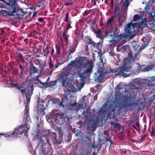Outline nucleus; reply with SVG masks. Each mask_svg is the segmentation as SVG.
Masks as SVG:
<instances>
[{"instance_id": "f257e3e1", "label": "nucleus", "mask_w": 155, "mask_h": 155, "mask_svg": "<svg viewBox=\"0 0 155 155\" xmlns=\"http://www.w3.org/2000/svg\"><path fill=\"white\" fill-rule=\"evenodd\" d=\"M33 85L32 84L28 87L27 90H25V88L22 86L18 87L17 88L19 89L23 95H25V97L24 98L25 103L27 104L25 105L24 112V118H26V123L21 125L18 128H16L14 132L12 133L9 132L5 134H0V136H4L5 137H14L18 136L19 135H24L28 132L30 128L29 123L31 122L30 117L29 115V106L28 104L30 102L31 96L33 91Z\"/></svg>"}, {"instance_id": "f03ea898", "label": "nucleus", "mask_w": 155, "mask_h": 155, "mask_svg": "<svg viewBox=\"0 0 155 155\" xmlns=\"http://www.w3.org/2000/svg\"><path fill=\"white\" fill-rule=\"evenodd\" d=\"M145 18L140 17L138 15L134 16V19L127 24L124 28L125 33L120 35H114V38L124 39L132 38L136 34L142 30L143 27H147Z\"/></svg>"}, {"instance_id": "7ed1b4c3", "label": "nucleus", "mask_w": 155, "mask_h": 155, "mask_svg": "<svg viewBox=\"0 0 155 155\" xmlns=\"http://www.w3.org/2000/svg\"><path fill=\"white\" fill-rule=\"evenodd\" d=\"M69 66H74L76 67L81 69H85V70L83 73L77 74L76 73H74L73 75L78 77L79 76L81 78L80 84L81 89L84 84V79L86 77L90 75L93 71L94 67L93 62L92 61H89L87 59L84 57H78L76 58L75 61H71L68 64V71H69Z\"/></svg>"}, {"instance_id": "20e7f679", "label": "nucleus", "mask_w": 155, "mask_h": 155, "mask_svg": "<svg viewBox=\"0 0 155 155\" xmlns=\"http://www.w3.org/2000/svg\"><path fill=\"white\" fill-rule=\"evenodd\" d=\"M68 67H66L64 68L59 78L60 81L62 83V87H65V89H64V90L65 91H67L71 93L80 90L81 89L80 88L81 87L80 81H78V84L76 85L77 88L74 87L71 83H68L66 81V80L68 78L73 76L72 74H70L69 71L68 70Z\"/></svg>"}, {"instance_id": "39448f33", "label": "nucleus", "mask_w": 155, "mask_h": 155, "mask_svg": "<svg viewBox=\"0 0 155 155\" xmlns=\"http://www.w3.org/2000/svg\"><path fill=\"white\" fill-rule=\"evenodd\" d=\"M9 6V12L2 10L0 11V13L5 14L7 15L14 16L15 18H22L24 16V12L21 9L19 8L16 1H11L8 4Z\"/></svg>"}, {"instance_id": "423d86ee", "label": "nucleus", "mask_w": 155, "mask_h": 155, "mask_svg": "<svg viewBox=\"0 0 155 155\" xmlns=\"http://www.w3.org/2000/svg\"><path fill=\"white\" fill-rule=\"evenodd\" d=\"M137 56V54H134V58H133L130 60H129V58H125L124 60V63L123 65L119 68L118 71L119 74L124 77H127L129 76L130 75L126 73L130 71L131 67L130 66L127 67L126 65L129 64L130 62H133L137 60V59L136 58Z\"/></svg>"}, {"instance_id": "0eeeda50", "label": "nucleus", "mask_w": 155, "mask_h": 155, "mask_svg": "<svg viewBox=\"0 0 155 155\" xmlns=\"http://www.w3.org/2000/svg\"><path fill=\"white\" fill-rule=\"evenodd\" d=\"M101 69L99 68L98 69L97 72L95 73L94 74L96 80H97L100 82L103 81L104 78V74H108L111 72H114L113 71H108L104 70H102L101 71Z\"/></svg>"}, {"instance_id": "6e6552de", "label": "nucleus", "mask_w": 155, "mask_h": 155, "mask_svg": "<svg viewBox=\"0 0 155 155\" xmlns=\"http://www.w3.org/2000/svg\"><path fill=\"white\" fill-rule=\"evenodd\" d=\"M67 97L65 94H63L61 96V98L62 101L60 103V105H62L63 107L64 106H68L70 105L72 106H78V104L74 102V103L72 104L71 101V100H68Z\"/></svg>"}, {"instance_id": "1a4fd4ad", "label": "nucleus", "mask_w": 155, "mask_h": 155, "mask_svg": "<svg viewBox=\"0 0 155 155\" xmlns=\"http://www.w3.org/2000/svg\"><path fill=\"white\" fill-rule=\"evenodd\" d=\"M155 68V66L151 67V66H147L145 65H142L139 67V71L140 72L149 71Z\"/></svg>"}, {"instance_id": "9d476101", "label": "nucleus", "mask_w": 155, "mask_h": 155, "mask_svg": "<svg viewBox=\"0 0 155 155\" xmlns=\"http://www.w3.org/2000/svg\"><path fill=\"white\" fill-rule=\"evenodd\" d=\"M149 17L152 20L149 21V24L151 25V28L152 26L154 27L153 25L154 24V20L155 19V13L152 12L149 15Z\"/></svg>"}, {"instance_id": "9b49d317", "label": "nucleus", "mask_w": 155, "mask_h": 155, "mask_svg": "<svg viewBox=\"0 0 155 155\" xmlns=\"http://www.w3.org/2000/svg\"><path fill=\"white\" fill-rule=\"evenodd\" d=\"M129 3L127 0H125V2L124 3L123 7L122 8V10H123L124 9L123 12L125 13L126 12L127 9V7L129 5Z\"/></svg>"}, {"instance_id": "f8f14e48", "label": "nucleus", "mask_w": 155, "mask_h": 155, "mask_svg": "<svg viewBox=\"0 0 155 155\" xmlns=\"http://www.w3.org/2000/svg\"><path fill=\"white\" fill-rule=\"evenodd\" d=\"M29 72L30 74H31V76H32V74H38V73L37 69L33 66L31 67Z\"/></svg>"}, {"instance_id": "ddd939ff", "label": "nucleus", "mask_w": 155, "mask_h": 155, "mask_svg": "<svg viewBox=\"0 0 155 155\" xmlns=\"http://www.w3.org/2000/svg\"><path fill=\"white\" fill-rule=\"evenodd\" d=\"M114 103V102L112 101V102H108V101L107 100V102L104 103L103 105V107L104 108H105L106 107L110 108L112 105V104Z\"/></svg>"}, {"instance_id": "4468645a", "label": "nucleus", "mask_w": 155, "mask_h": 155, "mask_svg": "<svg viewBox=\"0 0 155 155\" xmlns=\"http://www.w3.org/2000/svg\"><path fill=\"white\" fill-rule=\"evenodd\" d=\"M89 44H92L96 48H97L100 45V44L99 42L97 43H95L92 40H90L89 42Z\"/></svg>"}, {"instance_id": "2eb2a0df", "label": "nucleus", "mask_w": 155, "mask_h": 155, "mask_svg": "<svg viewBox=\"0 0 155 155\" xmlns=\"http://www.w3.org/2000/svg\"><path fill=\"white\" fill-rule=\"evenodd\" d=\"M91 27H92L95 33H97V29L96 28L95 25L94 23H93L92 25L91 26Z\"/></svg>"}, {"instance_id": "dca6fc26", "label": "nucleus", "mask_w": 155, "mask_h": 155, "mask_svg": "<svg viewBox=\"0 0 155 155\" xmlns=\"http://www.w3.org/2000/svg\"><path fill=\"white\" fill-rule=\"evenodd\" d=\"M44 138H43V137L41 138V140H42V143H43V142H45L46 143H47L48 144H49L48 139L47 137H46L45 140H44L43 141L42 140H43Z\"/></svg>"}, {"instance_id": "f3484780", "label": "nucleus", "mask_w": 155, "mask_h": 155, "mask_svg": "<svg viewBox=\"0 0 155 155\" xmlns=\"http://www.w3.org/2000/svg\"><path fill=\"white\" fill-rule=\"evenodd\" d=\"M150 51H153V54H150V55H153V56H155V48H152L150 49Z\"/></svg>"}, {"instance_id": "a211bd4d", "label": "nucleus", "mask_w": 155, "mask_h": 155, "mask_svg": "<svg viewBox=\"0 0 155 155\" xmlns=\"http://www.w3.org/2000/svg\"><path fill=\"white\" fill-rule=\"evenodd\" d=\"M117 107H124V105L120 102L118 103L115 105Z\"/></svg>"}, {"instance_id": "6ab92c4d", "label": "nucleus", "mask_w": 155, "mask_h": 155, "mask_svg": "<svg viewBox=\"0 0 155 155\" xmlns=\"http://www.w3.org/2000/svg\"><path fill=\"white\" fill-rule=\"evenodd\" d=\"M113 19V17L109 18L107 21V23L108 25L110 24L112 21Z\"/></svg>"}, {"instance_id": "aec40b11", "label": "nucleus", "mask_w": 155, "mask_h": 155, "mask_svg": "<svg viewBox=\"0 0 155 155\" xmlns=\"http://www.w3.org/2000/svg\"><path fill=\"white\" fill-rule=\"evenodd\" d=\"M54 51L53 49H52L51 52V54L54 59L56 57V55L55 54H54Z\"/></svg>"}, {"instance_id": "412c9836", "label": "nucleus", "mask_w": 155, "mask_h": 155, "mask_svg": "<svg viewBox=\"0 0 155 155\" xmlns=\"http://www.w3.org/2000/svg\"><path fill=\"white\" fill-rule=\"evenodd\" d=\"M56 54H58L60 51V50L59 48L58 47L57 45H56Z\"/></svg>"}, {"instance_id": "4be33fe9", "label": "nucleus", "mask_w": 155, "mask_h": 155, "mask_svg": "<svg viewBox=\"0 0 155 155\" xmlns=\"http://www.w3.org/2000/svg\"><path fill=\"white\" fill-rule=\"evenodd\" d=\"M90 11L86 10L83 13V15L84 16L90 13Z\"/></svg>"}, {"instance_id": "5701e85b", "label": "nucleus", "mask_w": 155, "mask_h": 155, "mask_svg": "<svg viewBox=\"0 0 155 155\" xmlns=\"http://www.w3.org/2000/svg\"><path fill=\"white\" fill-rule=\"evenodd\" d=\"M39 77V76L38 75H36V77H33L32 78V80H34L35 81H38V78Z\"/></svg>"}, {"instance_id": "b1692460", "label": "nucleus", "mask_w": 155, "mask_h": 155, "mask_svg": "<svg viewBox=\"0 0 155 155\" xmlns=\"http://www.w3.org/2000/svg\"><path fill=\"white\" fill-rule=\"evenodd\" d=\"M68 16H69L68 14V13H67L66 14V17H65V20H64L66 22L67 21H68Z\"/></svg>"}, {"instance_id": "393cba45", "label": "nucleus", "mask_w": 155, "mask_h": 155, "mask_svg": "<svg viewBox=\"0 0 155 155\" xmlns=\"http://www.w3.org/2000/svg\"><path fill=\"white\" fill-rule=\"evenodd\" d=\"M98 0H91L92 3L94 5H96V2Z\"/></svg>"}, {"instance_id": "a878e982", "label": "nucleus", "mask_w": 155, "mask_h": 155, "mask_svg": "<svg viewBox=\"0 0 155 155\" xmlns=\"http://www.w3.org/2000/svg\"><path fill=\"white\" fill-rule=\"evenodd\" d=\"M149 80H150L152 81H155V77H150V79Z\"/></svg>"}, {"instance_id": "bb28decb", "label": "nucleus", "mask_w": 155, "mask_h": 155, "mask_svg": "<svg viewBox=\"0 0 155 155\" xmlns=\"http://www.w3.org/2000/svg\"><path fill=\"white\" fill-rule=\"evenodd\" d=\"M69 2H67L66 3V5H71L72 3V2L71 1H69Z\"/></svg>"}, {"instance_id": "cd10ccee", "label": "nucleus", "mask_w": 155, "mask_h": 155, "mask_svg": "<svg viewBox=\"0 0 155 155\" xmlns=\"http://www.w3.org/2000/svg\"><path fill=\"white\" fill-rule=\"evenodd\" d=\"M38 21L40 22H42L43 21V19L42 18H40L38 19Z\"/></svg>"}, {"instance_id": "c85d7f7f", "label": "nucleus", "mask_w": 155, "mask_h": 155, "mask_svg": "<svg viewBox=\"0 0 155 155\" xmlns=\"http://www.w3.org/2000/svg\"><path fill=\"white\" fill-rule=\"evenodd\" d=\"M151 136H154L155 135V132L154 130H153L152 132L151 133Z\"/></svg>"}, {"instance_id": "c756f323", "label": "nucleus", "mask_w": 155, "mask_h": 155, "mask_svg": "<svg viewBox=\"0 0 155 155\" xmlns=\"http://www.w3.org/2000/svg\"><path fill=\"white\" fill-rule=\"evenodd\" d=\"M49 65V67L50 68H51L53 66V65L51 62H50Z\"/></svg>"}, {"instance_id": "7c9ffc66", "label": "nucleus", "mask_w": 155, "mask_h": 155, "mask_svg": "<svg viewBox=\"0 0 155 155\" xmlns=\"http://www.w3.org/2000/svg\"><path fill=\"white\" fill-rule=\"evenodd\" d=\"M116 41V40L115 39H113L112 40H110V41L112 43Z\"/></svg>"}, {"instance_id": "2f4dec72", "label": "nucleus", "mask_w": 155, "mask_h": 155, "mask_svg": "<svg viewBox=\"0 0 155 155\" xmlns=\"http://www.w3.org/2000/svg\"><path fill=\"white\" fill-rule=\"evenodd\" d=\"M41 114L42 115H44L45 114L44 112V110L43 109L41 111Z\"/></svg>"}, {"instance_id": "473e14b6", "label": "nucleus", "mask_w": 155, "mask_h": 155, "mask_svg": "<svg viewBox=\"0 0 155 155\" xmlns=\"http://www.w3.org/2000/svg\"><path fill=\"white\" fill-rule=\"evenodd\" d=\"M151 29L155 31V26L154 27L152 26V28Z\"/></svg>"}, {"instance_id": "72a5a7b5", "label": "nucleus", "mask_w": 155, "mask_h": 155, "mask_svg": "<svg viewBox=\"0 0 155 155\" xmlns=\"http://www.w3.org/2000/svg\"><path fill=\"white\" fill-rule=\"evenodd\" d=\"M117 10H118V8L117 7H116V8H115V10L116 14V13L117 12Z\"/></svg>"}, {"instance_id": "f704fd0d", "label": "nucleus", "mask_w": 155, "mask_h": 155, "mask_svg": "<svg viewBox=\"0 0 155 155\" xmlns=\"http://www.w3.org/2000/svg\"><path fill=\"white\" fill-rule=\"evenodd\" d=\"M129 99V98H128V97H127V98H125V101H128Z\"/></svg>"}, {"instance_id": "c9c22d12", "label": "nucleus", "mask_w": 155, "mask_h": 155, "mask_svg": "<svg viewBox=\"0 0 155 155\" xmlns=\"http://www.w3.org/2000/svg\"><path fill=\"white\" fill-rule=\"evenodd\" d=\"M70 26V25H69L68 28H67V31L69 28V27Z\"/></svg>"}, {"instance_id": "e433bc0d", "label": "nucleus", "mask_w": 155, "mask_h": 155, "mask_svg": "<svg viewBox=\"0 0 155 155\" xmlns=\"http://www.w3.org/2000/svg\"><path fill=\"white\" fill-rule=\"evenodd\" d=\"M88 49V46L87 45L86 46V51H87V50Z\"/></svg>"}, {"instance_id": "4c0bfd02", "label": "nucleus", "mask_w": 155, "mask_h": 155, "mask_svg": "<svg viewBox=\"0 0 155 155\" xmlns=\"http://www.w3.org/2000/svg\"><path fill=\"white\" fill-rule=\"evenodd\" d=\"M36 118H37V120H38V116H36Z\"/></svg>"}, {"instance_id": "58836bf2", "label": "nucleus", "mask_w": 155, "mask_h": 155, "mask_svg": "<svg viewBox=\"0 0 155 155\" xmlns=\"http://www.w3.org/2000/svg\"><path fill=\"white\" fill-rule=\"evenodd\" d=\"M89 154V153L88 152H86V155H88Z\"/></svg>"}, {"instance_id": "ea45409f", "label": "nucleus", "mask_w": 155, "mask_h": 155, "mask_svg": "<svg viewBox=\"0 0 155 155\" xmlns=\"http://www.w3.org/2000/svg\"><path fill=\"white\" fill-rule=\"evenodd\" d=\"M145 3V2H142V4H144Z\"/></svg>"}, {"instance_id": "a19ab883", "label": "nucleus", "mask_w": 155, "mask_h": 155, "mask_svg": "<svg viewBox=\"0 0 155 155\" xmlns=\"http://www.w3.org/2000/svg\"><path fill=\"white\" fill-rule=\"evenodd\" d=\"M2 33H3L4 32V31H3V30H2Z\"/></svg>"}, {"instance_id": "79ce46f5", "label": "nucleus", "mask_w": 155, "mask_h": 155, "mask_svg": "<svg viewBox=\"0 0 155 155\" xmlns=\"http://www.w3.org/2000/svg\"><path fill=\"white\" fill-rule=\"evenodd\" d=\"M137 124V126H138V125H139L138 124Z\"/></svg>"}, {"instance_id": "37998d69", "label": "nucleus", "mask_w": 155, "mask_h": 155, "mask_svg": "<svg viewBox=\"0 0 155 155\" xmlns=\"http://www.w3.org/2000/svg\"><path fill=\"white\" fill-rule=\"evenodd\" d=\"M117 125L118 126L120 127V125H118V124H117Z\"/></svg>"}, {"instance_id": "c03bdc74", "label": "nucleus", "mask_w": 155, "mask_h": 155, "mask_svg": "<svg viewBox=\"0 0 155 155\" xmlns=\"http://www.w3.org/2000/svg\"><path fill=\"white\" fill-rule=\"evenodd\" d=\"M126 90H125V92H126Z\"/></svg>"}, {"instance_id": "a18cd8bd", "label": "nucleus", "mask_w": 155, "mask_h": 155, "mask_svg": "<svg viewBox=\"0 0 155 155\" xmlns=\"http://www.w3.org/2000/svg\"><path fill=\"white\" fill-rule=\"evenodd\" d=\"M121 19V18H120L119 19V20H120Z\"/></svg>"}]
</instances>
